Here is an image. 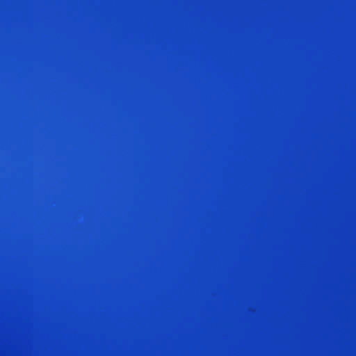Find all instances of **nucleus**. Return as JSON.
I'll return each mask as SVG.
<instances>
[{"mask_svg": "<svg viewBox=\"0 0 356 356\" xmlns=\"http://www.w3.org/2000/svg\"><path fill=\"white\" fill-rule=\"evenodd\" d=\"M17 356H22V295H17Z\"/></svg>", "mask_w": 356, "mask_h": 356, "instance_id": "obj_1", "label": "nucleus"}]
</instances>
